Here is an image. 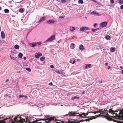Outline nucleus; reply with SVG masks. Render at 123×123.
Segmentation results:
<instances>
[{"label":"nucleus","instance_id":"f257e3e1","mask_svg":"<svg viewBox=\"0 0 123 123\" xmlns=\"http://www.w3.org/2000/svg\"><path fill=\"white\" fill-rule=\"evenodd\" d=\"M119 115L116 114L115 116H111L112 118H116V119H120L122 118L123 119V110H121L120 111L119 114Z\"/></svg>","mask_w":123,"mask_h":123},{"label":"nucleus","instance_id":"f03ea898","mask_svg":"<svg viewBox=\"0 0 123 123\" xmlns=\"http://www.w3.org/2000/svg\"><path fill=\"white\" fill-rule=\"evenodd\" d=\"M69 116H79L81 117L82 118H88L89 117L84 116H82V114H80L79 113H76L75 112H74L71 111L69 113Z\"/></svg>","mask_w":123,"mask_h":123},{"label":"nucleus","instance_id":"7ed1b4c3","mask_svg":"<svg viewBox=\"0 0 123 123\" xmlns=\"http://www.w3.org/2000/svg\"><path fill=\"white\" fill-rule=\"evenodd\" d=\"M14 121L16 123L18 122L20 123H23L24 122H25V120L24 119H22L20 116H17L14 118Z\"/></svg>","mask_w":123,"mask_h":123},{"label":"nucleus","instance_id":"20e7f679","mask_svg":"<svg viewBox=\"0 0 123 123\" xmlns=\"http://www.w3.org/2000/svg\"><path fill=\"white\" fill-rule=\"evenodd\" d=\"M55 36L54 35H52L51 37L49 38L46 40V41L48 42H51L55 39Z\"/></svg>","mask_w":123,"mask_h":123},{"label":"nucleus","instance_id":"39448f33","mask_svg":"<svg viewBox=\"0 0 123 123\" xmlns=\"http://www.w3.org/2000/svg\"><path fill=\"white\" fill-rule=\"evenodd\" d=\"M55 118L54 117H50L49 118H48V121L47 122H50V121H52V120H54L55 121H58V120L57 119H55Z\"/></svg>","mask_w":123,"mask_h":123},{"label":"nucleus","instance_id":"423d86ee","mask_svg":"<svg viewBox=\"0 0 123 123\" xmlns=\"http://www.w3.org/2000/svg\"><path fill=\"white\" fill-rule=\"evenodd\" d=\"M107 22H103L100 24V26L101 28L104 27L106 26Z\"/></svg>","mask_w":123,"mask_h":123},{"label":"nucleus","instance_id":"0eeeda50","mask_svg":"<svg viewBox=\"0 0 123 123\" xmlns=\"http://www.w3.org/2000/svg\"><path fill=\"white\" fill-rule=\"evenodd\" d=\"M55 22V20L53 19H52L47 21L46 22V23L49 24H54Z\"/></svg>","mask_w":123,"mask_h":123},{"label":"nucleus","instance_id":"6e6552de","mask_svg":"<svg viewBox=\"0 0 123 123\" xmlns=\"http://www.w3.org/2000/svg\"><path fill=\"white\" fill-rule=\"evenodd\" d=\"M111 117H110L108 114V115H107V116L105 115L104 116V117H105L108 120L110 121H112V118H111Z\"/></svg>","mask_w":123,"mask_h":123},{"label":"nucleus","instance_id":"1a4fd4ad","mask_svg":"<svg viewBox=\"0 0 123 123\" xmlns=\"http://www.w3.org/2000/svg\"><path fill=\"white\" fill-rule=\"evenodd\" d=\"M89 117H90V118L85 119V121H89L90 120H92L93 119H95L97 117H95L94 116Z\"/></svg>","mask_w":123,"mask_h":123},{"label":"nucleus","instance_id":"9d476101","mask_svg":"<svg viewBox=\"0 0 123 123\" xmlns=\"http://www.w3.org/2000/svg\"><path fill=\"white\" fill-rule=\"evenodd\" d=\"M42 55V54L41 53H38L35 54V56L36 58H38Z\"/></svg>","mask_w":123,"mask_h":123},{"label":"nucleus","instance_id":"9b49d317","mask_svg":"<svg viewBox=\"0 0 123 123\" xmlns=\"http://www.w3.org/2000/svg\"><path fill=\"white\" fill-rule=\"evenodd\" d=\"M109 112L111 113L112 114L116 115V114L115 113L114 111L112 109H110L109 110Z\"/></svg>","mask_w":123,"mask_h":123},{"label":"nucleus","instance_id":"f8f14e48","mask_svg":"<svg viewBox=\"0 0 123 123\" xmlns=\"http://www.w3.org/2000/svg\"><path fill=\"white\" fill-rule=\"evenodd\" d=\"M1 36L2 39H4L5 38V36L4 34V32L3 31H1Z\"/></svg>","mask_w":123,"mask_h":123},{"label":"nucleus","instance_id":"ddd939ff","mask_svg":"<svg viewBox=\"0 0 123 123\" xmlns=\"http://www.w3.org/2000/svg\"><path fill=\"white\" fill-rule=\"evenodd\" d=\"M102 48H105L104 47H103L102 45H101L100 46H97L96 47V49L97 50H99L100 49H101Z\"/></svg>","mask_w":123,"mask_h":123},{"label":"nucleus","instance_id":"4468645a","mask_svg":"<svg viewBox=\"0 0 123 123\" xmlns=\"http://www.w3.org/2000/svg\"><path fill=\"white\" fill-rule=\"evenodd\" d=\"M79 49L81 50H83L84 49L83 46L82 44L80 45Z\"/></svg>","mask_w":123,"mask_h":123},{"label":"nucleus","instance_id":"2eb2a0df","mask_svg":"<svg viewBox=\"0 0 123 123\" xmlns=\"http://www.w3.org/2000/svg\"><path fill=\"white\" fill-rule=\"evenodd\" d=\"M75 47V45L73 43H71L70 45V47L72 49H74Z\"/></svg>","mask_w":123,"mask_h":123},{"label":"nucleus","instance_id":"dca6fc26","mask_svg":"<svg viewBox=\"0 0 123 123\" xmlns=\"http://www.w3.org/2000/svg\"><path fill=\"white\" fill-rule=\"evenodd\" d=\"M45 18L44 17H43L42 18H41L38 21V22H40L43 20H44Z\"/></svg>","mask_w":123,"mask_h":123},{"label":"nucleus","instance_id":"f3484780","mask_svg":"<svg viewBox=\"0 0 123 123\" xmlns=\"http://www.w3.org/2000/svg\"><path fill=\"white\" fill-rule=\"evenodd\" d=\"M86 66L85 67V68H87L88 67L90 68L91 66V64H85Z\"/></svg>","mask_w":123,"mask_h":123},{"label":"nucleus","instance_id":"a211bd4d","mask_svg":"<svg viewBox=\"0 0 123 123\" xmlns=\"http://www.w3.org/2000/svg\"><path fill=\"white\" fill-rule=\"evenodd\" d=\"M116 50V48L115 47H111L110 48V50L112 52H113Z\"/></svg>","mask_w":123,"mask_h":123},{"label":"nucleus","instance_id":"6ab92c4d","mask_svg":"<svg viewBox=\"0 0 123 123\" xmlns=\"http://www.w3.org/2000/svg\"><path fill=\"white\" fill-rule=\"evenodd\" d=\"M75 30V28L74 27H70V30L71 31H73Z\"/></svg>","mask_w":123,"mask_h":123},{"label":"nucleus","instance_id":"aec40b11","mask_svg":"<svg viewBox=\"0 0 123 123\" xmlns=\"http://www.w3.org/2000/svg\"><path fill=\"white\" fill-rule=\"evenodd\" d=\"M71 120H68V122L65 123H77L76 122L71 121Z\"/></svg>","mask_w":123,"mask_h":123},{"label":"nucleus","instance_id":"412c9836","mask_svg":"<svg viewBox=\"0 0 123 123\" xmlns=\"http://www.w3.org/2000/svg\"><path fill=\"white\" fill-rule=\"evenodd\" d=\"M31 47H33L36 46V43L35 42H33L31 43Z\"/></svg>","mask_w":123,"mask_h":123},{"label":"nucleus","instance_id":"4be33fe9","mask_svg":"<svg viewBox=\"0 0 123 123\" xmlns=\"http://www.w3.org/2000/svg\"><path fill=\"white\" fill-rule=\"evenodd\" d=\"M23 56V54L21 53H19L18 55V57L20 58H22Z\"/></svg>","mask_w":123,"mask_h":123},{"label":"nucleus","instance_id":"5701e85b","mask_svg":"<svg viewBox=\"0 0 123 123\" xmlns=\"http://www.w3.org/2000/svg\"><path fill=\"white\" fill-rule=\"evenodd\" d=\"M91 13L94 15H97L98 16H99V15L98 14V13L97 12H91Z\"/></svg>","mask_w":123,"mask_h":123},{"label":"nucleus","instance_id":"b1692460","mask_svg":"<svg viewBox=\"0 0 123 123\" xmlns=\"http://www.w3.org/2000/svg\"><path fill=\"white\" fill-rule=\"evenodd\" d=\"M85 30L84 26H82L80 28V30L81 31H83Z\"/></svg>","mask_w":123,"mask_h":123},{"label":"nucleus","instance_id":"393cba45","mask_svg":"<svg viewBox=\"0 0 123 123\" xmlns=\"http://www.w3.org/2000/svg\"><path fill=\"white\" fill-rule=\"evenodd\" d=\"M76 98H77V99H78L79 98L78 97H77L76 96H74L73 97H72L71 98V99L73 100L74 99Z\"/></svg>","mask_w":123,"mask_h":123},{"label":"nucleus","instance_id":"a878e982","mask_svg":"<svg viewBox=\"0 0 123 123\" xmlns=\"http://www.w3.org/2000/svg\"><path fill=\"white\" fill-rule=\"evenodd\" d=\"M105 38L107 39V40H110V38H111V37L109 35H107V36H106L105 37Z\"/></svg>","mask_w":123,"mask_h":123},{"label":"nucleus","instance_id":"bb28decb","mask_svg":"<svg viewBox=\"0 0 123 123\" xmlns=\"http://www.w3.org/2000/svg\"><path fill=\"white\" fill-rule=\"evenodd\" d=\"M101 114H103L104 115H105V116H107V115H108V114L106 113V112H104L103 111L102 112V113H101Z\"/></svg>","mask_w":123,"mask_h":123},{"label":"nucleus","instance_id":"cd10ccee","mask_svg":"<svg viewBox=\"0 0 123 123\" xmlns=\"http://www.w3.org/2000/svg\"><path fill=\"white\" fill-rule=\"evenodd\" d=\"M14 48L16 49H19V46L18 45L16 44L14 46Z\"/></svg>","mask_w":123,"mask_h":123},{"label":"nucleus","instance_id":"c85d7f7f","mask_svg":"<svg viewBox=\"0 0 123 123\" xmlns=\"http://www.w3.org/2000/svg\"><path fill=\"white\" fill-rule=\"evenodd\" d=\"M4 12L6 13H8L9 12V10L7 9H4Z\"/></svg>","mask_w":123,"mask_h":123},{"label":"nucleus","instance_id":"c756f323","mask_svg":"<svg viewBox=\"0 0 123 123\" xmlns=\"http://www.w3.org/2000/svg\"><path fill=\"white\" fill-rule=\"evenodd\" d=\"M42 120V119H36L35 121H33V123H37L38 121Z\"/></svg>","mask_w":123,"mask_h":123},{"label":"nucleus","instance_id":"7c9ffc66","mask_svg":"<svg viewBox=\"0 0 123 123\" xmlns=\"http://www.w3.org/2000/svg\"><path fill=\"white\" fill-rule=\"evenodd\" d=\"M19 11L20 12L22 13L24 12V10L23 8H21L19 9Z\"/></svg>","mask_w":123,"mask_h":123},{"label":"nucleus","instance_id":"2f4dec72","mask_svg":"<svg viewBox=\"0 0 123 123\" xmlns=\"http://www.w3.org/2000/svg\"><path fill=\"white\" fill-rule=\"evenodd\" d=\"M119 3L121 5L123 4V0H119Z\"/></svg>","mask_w":123,"mask_h":123},{"label":"nucleus","instance_id":"473e14b6","mask_svg":"<svg viewBox=\"0 0 123 123\" xmlns=\"http://www.w3.org/2000/svg\"><path fill=\"white\" fill-rule=\"evenodd\" d=\"M45 57H42L40 59V60L42 61H43L45 59Z\"/></svg>","mask_w":123,"mask_h":123},{"label":"nucleus","instance_id":"72a5a7b5","mask_svg":"<svg viewBox=\"0 0 123 123\" xmlns=\"http://www.w3.org/2000/svg\"><path fill=\"white\" fill-rule=\"evenodd\" d=\"M25 69L26 70L29 72H30L31 71V69L30 68H25Z\"/></svg>","mask_w":123,"mask_h":123},{"label":"nucleus","instance_id":"f704fd0d","mask_svg":"<svg viewBox=\"0 0 123 123\" xmlns=\"http://www.w3.org/2000/svg\"><path fill=\"white\" fill-rule=\"evenodd\" d=\"M10 58L14 60H16V59L13 56H11L10 55Z\"/></svg>","mask_w":123,"mask_h":123},{"label":"nucleus","instance_id":"c9c22d12","mask_svg":"<svg viewBox=\"0 0 123 123\" xmlns=\"http://www.w3.org/2000/svg\"><path fill=\"white\" fill-rule=\"evenodd\" d=\"M78 2L79 3L82 4L83 3V0H79L78 1Z\"/></svg>","mask_w":123,"mask_h":123},{"label":"nucleus","instance_id":"e433bc0d","mask_svg":"<svg viewBox=\"0 0 123 123\" xmlns=\"http://www.w3.org/2000/svg\"><path fill=\"white\" fill-rule=\"evenodd\" d=\"M84 121H85V120H83L82 119V120H80L78 122H76V123H79L80 122H83Z\"/></svg>","mask_w":123,"mask_h":123},{"label":"nucleus","instance_id":"4c0bfd02","mask_svg":"<svg viewBox=\"0 0 123 123\" xmlns=\"http://www.w3.org/2000/svg\"><path fill=\"white\" fill-rule=\"evenodd\" d=\"M61 2L62 3H65L66 2V0H61Z\"/></svg>","mask_w":123,"mask_h":123},{"label":"nucleus","instance_id":"58836bf2","mask_svg":"<svg viewBox=\"0 0 123 123\" xmlns=\"http://www.w3.org/2000/svg\"><path fill=\"white\" fill-rule=\"evenodd\" d=\"M85 30H88L89 29V28L88 27L84 26Z\"/></svg>","mask_w":123,"mask_h":123},{"label":"nucleus","instance_id":"ea45409f","mask_svg":"<svg viewBox=\"0 0 123 123\" xmlns=\"http://www.w3.org/2000/svg\"><path fill=\"white\" fill-rule=\"evenodd\" d=\"M101 114H100V115H98L97 116H98V117H100V116H103V117H104V116H105V115H101Z\"/></svg>","mask_w":123,"mask_h":123},{"label":"nucleus","instance_id":"a19ab883","mask_svg":"<svg viewBox=\"0 0 123 123\" xmlns=\"http://www.w3.org/2000/svg\"><path fill=\"white\" fill-rule=\"evenodd\" d=\"M98 110V111H100V113H102V112L103 111V109H99Z\"/></svg>","mask_w":123,"mask_h":123},{"label":"nucleus","instance_id":"79ce46f5","mask_svg":"<svg viewBox=\"0 0 123 123\" xmlns=\"http://www.w3.org/2000/svg\"><path fill=\"white\" fill-rule=\"evenodd\" d=\"M56 72L57 73H58V74H61V73H60V71L59 70H57L56 71Z\"/></svg>","mask_w":123,"mask_h":123},{"label":"nucleus","instance_id":"37998d69","mask_svg":"<svg viewBox=\"0 0 123 123\" xmlns=\"http://www.w3.org/2000/svg\"><path fill=\"white\" fill-rule=\"evenodd\" d=\"M56 123H64L63 121H61V122H56Z\"/></svg>","mask_w":123,"mask_h":123},{"label":"nucleus","instance_id":"c03bdc74","mask_svg":"<svg viewBox=\"0 0 123 123\" xmlns=\"http://www.w3.org/2000/svg\"><path fill=\"white\" fill-rule=\"evenodd\" d=\"M36 43V44H38V45H40L41 44V42H39V43L37 42V43Z\"/></svg>","mask_w":123,"mask_h":123},{"label":"nucleus","instance_id":"a18cd8bd","mask_svg":"<svg viewBox=\"0 0 123 123\" xmlns=\"http://www.w3.org/2000/svg\"><path fill=\"white\" fill-rule=\"evenodd\" d=\"M51 68H54V66L53 65H51L50 66Z\"/></svg>","mask_w":123,"mask_h":123},{"label":"nucleus","instance_id":"49530a36","mask_svg":"<svg viewBox=\"0 0 123 123\" xmlns=\"http://www.w3.org/2000/svg\"><path fill=\"white\" fill-rule=\"evenodd\" d=\"M70 112H69L68 113V114H66V115H65V116H69V117H71L72 116H69V113H70Z\"/></svg>","mask_w":123,"mask_h":123},{"label":"nucleus","instance_id":"de8ad7c7","mask_svg":"<svg viewBox=\"0 0 123 123\" xmlns=\"http://www.w3.org/2000/svg\"><path fill=\"white\" fill-rule=\"evenodd\" d=\"M42 120H43V121H46V120H48V118H47L46 119H42Z\"/></svg>","mask_w":123,"mask_h":123},{"label":"nucleus","instance_id":"09e8293b","mask_svg":"<svg viewBox=\"0 0 123 123\" xmlns=\"http://www.w3.org/2000/svg\"><path fill=\"white\" fill-rule=\"evenodd\" d=\"M49 85L50 86H52L53 85V84L52 82H51L49 83Z\"/></svg>","mask_w":123,"mask_h":123},{"label":"nucleus","instance_id":"8fccbe9b","mask_svg":"<svg viewBox=\"0 0 123 123\" xmlns=\"http://www.w3.org/2000/svg\"><path fill=\"white\" fill-rule=\"evenodd\" d=\"M24 95H19V98H20L21 97H24Z\"/></svg>","mask_w":123,"mask_h":123},{"label":"nucleus","instance_id":"3c124183","mask_svg":"<svg viewBox=\"0 0 123 123\" xmlns=\"http://www.w3.org/2000/svg\"><path fill=\"white\" fill-rule=\"evenodd\" d=\"M96 30V29H92V31L93 32H94Z\"/></svg>","mask_w":123,"mask_h":123},{"label":"nucleus","instance_id":"603ef678","mask_svg":"<svg viewBox=\"0 0 123 123\" xmlns=\"http://www.w3.org/2000/svg\"><path fill=\"white\" fill-rule=\"evenodd\" d=\"M120 8L121 9H123V5H121L120 6Z\"/></svg>","mask_w":123,"mask_h":123},{"label":"nucleus","instance_id":"864d4df0","mask_svg":"<svg viewBox=\"0 0 123 123\" xmlns=\"http://www.w3.org/2000/svg\"><path fill=\"white\" fill-rule=\"evenodd\" d=\"M110 1L112 3H114V0H111Z\"/></svg>","mask_w":123,"mask_h":123},{"label":"nucleus","instance_id":"5fc2aeb1","mask_svg":"<svg viewBox=\"0 0 123 123\" xmlns=\"http://www.w3.org/2000/svg\"><path fill=\"white\" fill-rule=\"evenodd\" d=\"M112 121H114V122H117V120H116L114 119H112Z\"/></svg>","mask_w":123,"mask_h":123},{"label":"nucleus","instance_id":"6e6d98bb","mask_svg":"<svg viewBox=\"0 0 123 123\" xmlns=\"http://www.w3.org/2000/svg\"><path fill=\"white\" fill-rule=\"evenodd\" d=\"M86 113H83L82 114V115H83L84 116H85Z\"/></svg>","mask_w":123,"mask_h":123},{"label":"nucleus","instance_id":"4d7b16f0","mask_svg":"<svg viewBox=\"0 0 123 123\" xmlns=\"http://www.w3.org/2000/svg\"><path fill=\"white\" fill-rule=\"evenodd\" d=\"M50 117V115H47V116H46L45 117H46V118H47V117Z\"/></svg>","mask_w":123,"mask_h":123},{"label":"nucleus","instance_id":"13d9d810","mask_svg":"<svg viewBox=\"0 0 123 123\" xmlns=\"http://www.w3.org/2000/svg\"><path fill=\"white\" fill-rule=\"evenodd\" d=\"M75 62V60H74L73 61V62L72 63V64H74Z\"/></svg>","mask_w":123,"mask_h":123},{"label":"nucleus","instance_id":"bf43d9fd","mask_svg":"<svg viewBox=\"0 0 123 123\" xmlns=\"http://www.w3.org/2000/svg\"><path fill=\"white\" fill-rule=\"evenodd\" d=\"M24 97L26 98V99L27 98V97L26 96H24Z\"/></svg>","mask_w":123,"mask_h":123},{"label":"nucleus","instance_id":"052dcab7","mask_svg":"<svg viewBox=\"0 0 123 123\" xmlns=\"http://www.w3.org/2000/svg\"><path fill=\"white\" fill-rule=\"evenodd\" d=\"M117 122L118 123H121V121H117V122Z\"/></svg>","mask_w":123,"mask_h":123},{"label":"nucleus","instance_id":"680f3d73","mask_svg":"<svg viewBox=\"0 0 123 123\" xmlns=\"http://www.w3.org/2000/svg\"><path fill=\"white\" fill-rule=\"evenodd\" d=\"M89 113H88V112H87V113H86L85 116L88 115V114Z\"/></svg>","mask_w":123,"mask_h":123},{"label":"nucleus","instance_id":"e2e57ef3","mask_svg":"<svg viewBox=\"0 0 123 123\" xmlns=\"http://www.w3.org/2000/svg\"><path fill=\"white\" fill-rule=\"evenodd\" d=\"M97 25V24L96 23H95L94 25L93 26L94 27H95Z\"/></svg>","mask_w":123,"mask_h":123},{"label":"nucleus","instance_id":"0e129e2a","mask_svg":"<svg viewBox=\"0 0 123 123\" xmlns=\"http://www.w3.org/2000/svg\"><path fill=\"white\" fill-rule=\"evenodd\" d=\"M97 113H100V111H96Z\"/></svg>","mask_w":123,"mask_h":123},{"label":"nucleus","instance_id":"69168bd1","mask_svg":"<svg viewBox=\"0 0 123 123\" xmlns=\"http://www.w3.org/2000/svg\"><path fill=\"white\" fill-rule=\"evenodd\" d=\"M108 64V63L107 62H106L105 63V66H107Z\"/></svg>","mask_w":123,"mask_h":123},{"label":"nucleus","instance_id":"338daca9","mask_svg":"<svg viewBox=\"0 0 123 123\" xmlns=\"http://www.w3.org/2000/svg\"><path fill=\"white\" fill-rule=\"evenodd\" d=\"M9 81V80L8 79H7V80H6V82H7L8 81Z\"/></svg>","mask_w":123,"mask_h":123},{"label":"nucleus","instance_id":"774afa93","mask_svg":"<svg viewBox=\"0 0 123 123\" xmlns=\"http://www.w3.org/2000/svg\"><path fill=\"white\" fill-rule=\"evenodd\" d=\"M121 73L123 75V70H122L121 71Z\"/></svg>","mask_w":123,"mask_h":123}]
</instances>
